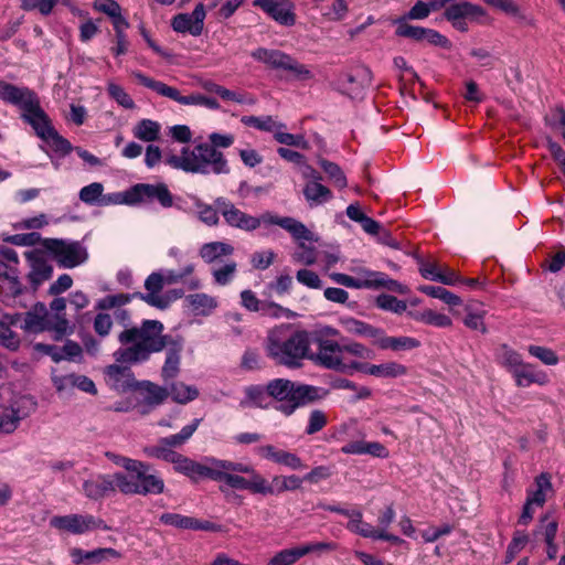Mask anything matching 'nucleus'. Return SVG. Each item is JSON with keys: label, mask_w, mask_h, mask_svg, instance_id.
Instances as JSON below:
<instances>
[{"label": "nucleus", "mask_w": 565, "mask_h": 565, "mask_svg": "<svg viewBox=\"0 0 565 565\" xmlns=\"http://www.w3.org/2000/svg\"><path fill=\"white\" fill-rule=\"evenodd\" d=\"M137 297L136 294H116L107 295L98 300L97 308L102 310H108L114 308H120L131 301L132 298Z\"/></svg>", "instance_id": "55"}, {"label": "nucleus", "mask_w": 565, "mask_h": 565, "mask_svg": "<svg viewBox=\"0 0 565 565\" xmlns=\"http://www.w3.org/2000/svg\"><path fill=\"white\" fill-rule=\"evenodd\" d=\"M364 373L382 377V379H396L407 374V367L398 362H386L383 364H362Z\"/></svg>", "instance_id": "30"}, {"label": "nucleus", "mask_w": 565, "mask_h": 565, "mask_svg": "<svg viewBox=\"0 0 565 565\" xmlns=\"http://www.w3.org/2000/svg\"><path fill=\"white\" fill-rule=\"evenodd\" d=\"M200 423L201 419L195 418L179 433L159 438L157 444L143 447V454L149 458L172 463L177 472L193 481L209 478L253 494L265 495V492H270L269 481L250 465L216 458H206L204 463H200L175 451L174 449L181 448L191 439Z\"/></svg>", "instance_id": "1"}, {"label": "nucleus", "mask_w": 565, "mask_h": 565, "mask_svg": "<svg viewBox=\"0 0 565 565\" xmlns=\"http://www.w3.org/2000/svg\"><path fill=\"white\" fill-rule=\"evenodd\" d=\"M237 270V264L233 260L225 263L220 268H214L212 270V276L214 278L215 284L220 286H226L230 284Z\"/></svg>", "instance_id": "56"}, {"label": "nucleus", "mask_w": 565, "mask_h": 565, "mask_svg": "<svg viewBox=\"0 0 565 565\" xmlns=\"http://www.w3.org/2000/svg\"><path fill=\"white\" fill-rule=\"evenodd\" d=\"M195 270V265L192 263L185 264L180 270L169 269L163 273L164 285H173L183 281L186 277L191 276Z\"/></svg>", "instance_id": "59"}, {"label": "nucleus", "mask_w": 565, "mask_h": 565, "mask_svg": "<svg viewBox=\"0 0 565 565\" xmlns=\"http://www.w3.org/2000/svg\"><path fill=\"white\" fill-rule=\"evenodd\" d=\"M245 0H207L206 9L213 10L217 7V15L222 19H228L243 4Z\"/></svg>", "instance_id": "51"}, {"label": "nucleus", "mask_w": 565, "mask_h": 565, "mask_svg": "<svg viewBox=\"0 0 565 565\" xmlns=\"http://www.w3.org/2000/svg\"><path fill=\"white\" fill-rule=\"evenodd\" d=\"M394 23L396 24L395 34L397 36L412 39L416 42H426L444 49L450 47L449 40L436 30L412 25L405 19H396Z\"/></svg>", "instance_id": "12"}, {"label": "nucleus", "mask_w": 565, "mask_h": 565, "mask_svg": "<svg viewBox=\"0 0 565 565\" xmlns=\"http://www.w3.org/2000/svg\"><path fill=\"white\" fill-rule=\"evenodd\" d=\"M557 522L551 521L543 527L544 540L547 545L546 554L550 559H554L557 555V545L555 543V536L557 533Z\"/></svg>", "instance_id": "58"}, {"label": "nucleus", "mask_w": 565, "mask_h": 565, "mask_svg": "<svg viewBox=\"0 0 565 565\" xmlns=\"http://www.w3.org/2000/svg\"><path fill=\"white\" fill-rule=\"evenodd\" d=\"M527 351L545 365H556L558 363V356L552 349L541 345H530Z\"/></svg>", "instance_id": "64"}, {"label": "nucleus", "mask_w": 565, "mask_h": 565, "mask_svg": "<svg viewBox=\"0 0 565 565\" xmlns=\"http://www.w3.org/2000/svg\"><path fill=\"white\" fill-rule=\"evenodd\" d=\"M370 273H371L370 269L362 268L359 271V274L361 276L360 278H353L352 276H349V275L342 274V273H332L330 275V278L335 284L342 285V286L348 287V288H355V289L366 288V289H370V278L367 277V274H370Z\"/></svg>", "instance_id": "43"}, {"label": "nucleus", "mask_w": 565, "mask_h": 565, "mask_svg": "<svg viewBox=\"0 0 565 565\" xmlns=\"http://www.w3.org/2000/svg\"><path fill=\"white\" fill-rule=\"evenodd\" d=\"M70 556L75 565H93L111 558L119 559L121 554L111 547H99L93 551L73 547L70 550Z\"/></svg>", "instance_id": "21"}, {"label": "nucleus", "mask_w": 565, "mask_h": 565, "mask_svg": "<svg viewBox=\"0 0 565 565\" xmlns=\"http://www.w3.org/2000/svg\"><path fill=\"white\" fill-rule=\"evenodd\" d=\"M345 79L348 84L359 83L356 87L347 88L348 94L352 97H358L364 87L371 84V71L367 67H360L354 74H347Z\"/></svg>", "instance_id": "48"}, {"label": "nucleus", "mask_w": 565, "mask_h": 565, "mask_svg": "<svg viewBox=\"0 0 565 565\" xmlns=\"http://www.w3.org/2000/svg\"><path fill=\"white\" fill-rule=\"evenodd\" d=\"M163 287V273L154 271L150 274L145 281L147 294L136 292V296L151 307L167 309L171 303V299L160 294Z\"/></svg>", "instance_id": "17"}, {"label": "nucleus", "mask_w": 565, "mask_h": 565, "mask_svg": "<svg viewBox=\"0 0 565 565\" xmlns=\"http://www.w3.org/2000/svg\"><path fill=\"white\" fill-rule=\"evenodd\" d=\"M486 4L513 17L522 25L533 26L534 19L527 15L513 0H482Z\"/></svg>", "instance_id": "31"}, {"label": "nucleus", "mask_w": 565, "mask_h": 565, "mask_svg": "<svg viewBox=\"0 0 565 565\" xmlns=\"http://www.w3.org/2000/svg\"><path fill=\"white\" fill-rule=\"evenodd\" d=\"M50 525L61 532L74 535H82L97 529L108 530L103 520L90 514L54 515L50 520Z\"/></svg>", "instance_id": "11"}, {"label": "nucleus", "mask_w": 565, "mask_h": 565, "mask_svg": "<svg viewBox=\"0 0 565 565\" xmlns=\"http://www.w3.org/2000/svg\"><path fill=\"white\" fill-rule=\"evenodd\" d=\"M423 294L430 296L433 298H437L448 305L449 307H458L462 303V300L459 296L454 292L447 290L446 288L438 286H420L418 288Z\"/></svg>", "instance_id": "46"}, {"label": "nucleus", "mask_w": 565, "mask_h": 565, "mask_svg": "<svg viewBox=\"0 0 565 565\" xmlns=\"http://www.w3.org/2000/svg\"><path fill=\"white\" fill-rule=\"evenodd\" d=\"M367 277L370 278V289L385 288L401 295L408 292V288L406 286L390 278L384 273L371 270V273L367 274Z\"/></svg>", "instance_id": "41"}, {"label": "nucleus", "mask_w": 565, "mask_h": 565, "mask_svg": "<svg viewBox=\"0 0 565 565\" xmlns=\"http://www.w3.org/2000/svg\"><path fill=\"white\" fill-rule=\"evenodd\" d=\"M43 246L65 268L76 267L88 257L86 248L79 242L46 238Z\"/></svg>", "instance_id": "10"}, {"label": "nucleus", "mask_w": 565, "mask_h": 565, "mask_svg": "<svg viewBox=\"0 0 565 565\" xmlns=\"http://www.w3.org/2000/svg\"><path fill=\"white\" fill-rule=\"evenodd\" d=\"M52 275V267L45 262L36 259L32 263L29 278L34 288L40 286L43 281L47 280Z\"/></svg>", "instance_id": "54"}, {"label": "nucleus", "mask_w": 565, "mask_h": 565, "mask_svg": "<svg viewBox=\"0 0 565 565\" xmlns=\"http://www.w3.org/2000/svg\"><path fill=\"white\" fill-rule=\"evenodd\" d=\"M218 301L215 297L205 292H195L185 296L184 307L193 316L207 317L217 308Z\"/></svg>", "instance_id": "24"}, {"label": "nucleus", "mask_w": 565, "mask_h": 565, "mask_svg": "<svg viewBox=\"0 0 565 565\" xmlns=\"http://www.w3.org/2000/svg\"><path fill=\"white\" fill-rule=\"evenodd\" d=\"M311 181H308L303 188V195L310 206L320 205L332 199L331 191L321 184L320 175L316 171H310Z\"/></svg>", "instance_id": "27"}, {"label": "nucleus", "mask_w": 565, "mask_h": 565, "mask_svg": "<svg viewBox=\"0 0 565 565\" xmlns=\"http://www.w3.org/2000/svg\"><path fill=\"white\" fill-rule=\"evenodd\" d=\"M164 327L159 320L146 319L140 328H129L119 332V348L114 352L117 363L136 365L150 360L151 355L166 350L164 363L161 367L163 381L175 379L181 370L183 340L164 334Z\"/></svg>", "instance_id": "2"}, {"label": "nucleus", "mask_w": 565, "mask_h": 565, "mask_svg": "<svg viewBox=\"0 0 565 565\" xmlns=\"http://www.w3.org/2000/svg\"><path fill=\"white\" fill-rule=\"evenodd\" d=\"M149 468V465L142 461V467L132 472L138 479L137 494H160L164 491V481L154 473H148Z\"/></svg>", "instance_id": "22"}, {"label": "nucleus", "mask_w": 565, "mask_h": 565, "mask_svg": "<svg viewBox=\"0 0 565 565\" xmlns=\"http://www.w3.org/2000/svg\"><path fill=\"white\" fill-rule=\"evenodd\" d=\"M167 388L169 396L178 404H186L199 396V391L195 386L183 382H173Z\"/></svg>", "instance_id": "42"}, {"label": "nucleus", "mask_w": 565, "mask_h": 565, "mask_svg": "<svg viewBox=\"0 0 565 565\" xmlns=\"http://www.w3.org/2000/svg\"><path fill=\"white\" fill-rule=\"evenodd\" d=\"M60 0H21V9L24 11L38 10L43 15H49Z\"/></svg>", "instance_id": "60"}, {"label": "nucleus", "mask_w": 565, "mask_h": 565, "mask_svg": "<svg viewBox=\"0 0 565 565\" xmlns=\"http://www.w3.org/2000/svg\"><path fill=\"white\" fill-rule=\"evenodd\" d=\"M215 203L226 224L232 227L252 232L257 230L260 225H278L290 233L295 239H311L312 237L307 226L294 217H280L271 212L253 216L241 211L233 203L224 199H217Z\"/></svg>", "instance_id": "4"}, {"label": "nucleus", "mask_w": 565, "mask_h": 565, "mask_svg": "<svg viewBox=\"0 0 565 565\" xmlns=\"http://www.w3.org/2000/svg\"><path fill=\"white\" fill-rule=\"evenodd\" d=\"M444 17L447 21L467 19L472 22L483 23V21L488 18V13L479 4L469 2L467 0H460L458 2H450L444 12Z\"/></svg>", "instance_id": "18"}, {"label": "nucleus", "mask_w": 565, "mask_h": 565, "mask_svg": "<svg viewBox=\"0 0 565 565\" xmlns=\"http://www.w3.org/2000/svg\"><path fill=\"white\" fill-rule=\"evenodd\" d=\"M519 387H527L533 383L545 385L548 377L544 371L536 370L534 365L524 361L511 372Z\"/></svg>", "instance_id": "25"}, {"label": "nucleus", "mask_w": 565, "mask_h": 565, "mask_svg": "<svg viewBox=\"0 0 565 565\" xmlns=\"http://www.w3.org/2000/svg\"><path fill=\"white\" fill-rule=\"evenodd\" d=\"M164 162L173 169L188 173H230L228 162L224 154L207 142H201L193 149L184 147L180 154H166Z\"/></svg>", "instance_id": "5"}, {"label": "nucleus", "mask_w": 565, "mask_h": 565, "mask_svg": "<svg viewBox=\"0 0 565 565\" xmlns=\"http://www.w3.org/2000/svg\"><path fill=\"white\" fill-rule=\"evenodd\" d=\"M104 374L106 383L117 392L124 393L137 387L138 382L130 367L126 365L110 364L105 367Z\"/></svg>", "instance_id": "20"}, {"label": "nucleus", "mask_w": 565, "mask_h": 565, "mask_svg": "<svg viewBox=\"0 0 565 565\" xmlns=\"http://www.w3.org/2000/svg\"><path fill=\"white\" fill-rule=\"evenodd\" d=\"M265 351L275 363L287 367H297L309 358L310 342L307 331L295 330L284 323L268 331Z\"/></svg>", "instance_id": "3"}, {"label": "nucleus", "mask_w": 565, "mask_h": 565, "mask_svg": "<svg viewBox=\"0 0 565 565\" xmlns=\"http://www.w3.org/2000/svg\"><path fill=\"white\" fill-rule=\"evenodd\" d=\"M32 93L28 87H18L0 81V99L17 107H20L26 98H30Z\"/></svg>", "instance_id": "38"}, {"label": "nucleus", "mask_w": 565, "mask_h": 565, "mask_svg": "<svg viewBox=\"0 0 565 565\" xmlns=\"http://www.w3.org/2000/svg\"><path fill=\"white\" fill-rule=\"evenodd\" d=\"M292 287V277L288 274L279 275L274 281L267 284L265 295L282 296L290 291Z\"/></svg>", "instance_id": "53"}, {"label": "nucleus", "mask_w": 565, "mask_h": 565, "mask_svg": "<svg viewBox=\"0 0 565 565\" xmlns=\"http://www.w3.org/2000/svg\"><path fill=\"white\" fill-rule=\"evenodd\" d=\"M158 201L163 207L173 204V198L164 183H138L122 191V205H137L140 203Z\"/></svg>", "instance_id": "9"}, {"label": "nucleus", "mask_w": 565, "mask_h": 565, "mask_svg": "<svg viewBox=\"0 0 565 565\" xmlns=\"http://www.w3.org/2000/svg\"><path fill=\"white\" fill-rule=\"evenodd\" d=\"M160 522L182 530H210L209 522H200L199 520L182 515L179 513H163L160 515Z\"/></svg>", "instance_id": "35"}, {"label": "nucleus", "mask_w": 565, "mask_h": 565, "mask_svg": "<svg viewBox=\"0 0 565 565\" xmlns=\"http://www.w3.org/2000/svg\"><path fill=\"white\" fill-rule=\"evenodd\" d=\"M303 477L300 478L296 475L291 476H274L269 481L270 492H265V495H275L285 491H295L301 488Z\"/></svg>", "instance_id": "39"}, {"label": "nucleus", "mask_w": 565, "mask_h": 565, "mask_svg": "<svg viewBox=\"0 0 565 565\" xmlns=\"http://www.w3.org/2000/svg\"><path fill=\"white\" fill-rule=\"evenodd\" d=\"M339 324L350 334L371 339L372 344L375 343L380 333V328H375L372 324L349 316L340 317Z\"/></svg>", "instance_id": "29"}, {"label": "nucleus", "mask_w": 565, "mask_h": 565, "mask_svg": "<svg viewBox=\"0 0 565 565\" xmlns=\"http://www.w3.org/2000/svg\"><path fill=\"white\" fill-rule=\"evenodd\" d=\"M83 492L89 499H102L103 497L115 492L114 480L109 475H98L83 483Z\"/></svg>", "instance_id": "28"}, {"label": "nucleus", "mask_w": 565, "mask_h": 565, "mask_svg": "<svg viewBox=\"0 0 565 565\" xmlns=\"http://www.w3.org/2000/svg\"><path fill=\"white\" fill-rule=\"evenodd\" d=\"M110 477L114 480L115 491L119 490L124 494H137L138 479L136 478V473L127 476L117 472Z\"/></svg>", "instance_id": "49"}, {"label": "nucleus", "mask_w": 565, "mask_h": 565, "mask_svg": "<svg viewBox=\"0 0 565 565\" xmlns=\"http://www.w3.org/2000/svg\"><path fill=\"white\" fill-rule=\"evenodd\" d=\"M374 345L381 350H392L394 352H404L417 349L420 347V341L416 338L401 335L390 337L384 330L380 329V333L375 340Z\"/></svg>", "instance_id": "23"}, {"label": "nucleus", "mask_w": 565, "mask_h": 565, "mask_svg": "<svg viewBox=\"0 0 565 565\" xmlns=\"http://www.w3.org/2000/svg\"><path fill=\"white\" fill-rule=\"evenodd\" d=\"M317 365L342 373L362 370V363L344 356L343 343L337 340H320L317 352L309 355Z\"/></svg>", "instance_id": "7"}, {"label": "nucleus", "mask_w": 565, "mask_h": 565, "mask_svg": "<svg viewBox=\"0 0 565 565\" xmlns=\"http://www.w3.org/2000/svg\"><path fill=\"white\" fill-rule=\"evenodd\" d=\"M328 423L327 415L321 409H313L310 412L308 417V424L306 427L307 435H313L324 428Z\"/></svg>", "instance_id": "62"}, {"label": "nucleus", "mask_w": 565, "mask_h": 565, "mask_svg": "<svg viewBox=\"0 0 565 565\" xmlns=\"http://www.w3.org/2000/svg\"><path fill=\"white\" fill-rule=\"evenodd\" d=\"M499 359L501 364L510 372H513L523 362L522 356L508 345H502Z\"/></svg>", "instance_id": "63"}, {"label": "nucleus", "mask_w": 565, "mask_h": 565, "mask_svg": "<svg viewBox=\"0 0 565 565\" xmlns=\"http://www.w3.org/2000/svg\"><path fill=\"white\" fill-rule=\"evenodd\" d=\"M362 516V512L356 510L347 524L348 530L365 539L387 541L392 544H401L403 542L397 535L377 531L375 526L364 522Z\"/></svg>", "instance_id": "19"}, {"label": "nucleus", "mask_w": 565, "mask_h": 565, "mask_svg": "<svg viewBox=\"0 0 565 565\" xmlns=\"http://www.w3.org/2000/svg\"><path fill=\"white\" fill-rule=\"evenodd\" d=\"M136 391L139 394L138 411L147 415L158 406L162 405L169 397V391L151 381H140Z\"/></svg>", "instance_id": "14"}, {"label": "nucleus", "mask_w": 565, "mask_h": 565, "mask_svg": "<svg viewBox=\"0 0 565 565\" xmlns=\"http://www.w3.org/2000/svg\"><path fill=\"white\" fill-rule=\"evenodd\" d=\"M160 125L150 119L140 120L134 128V136L142 141L152 142L159 138Z\"/></svg>", "instance_id": "45"}, {"label": "nucleus", "mask_w": 565, "mask_h": 565, "mask_svg": "<svg viewBox=\"0 0 565 565\" xmlns=\"http://www.w3.org/2000/svg\"><path fill=\"white\" fill-rule=\"evenodd\" d=\"M78 198L87 205H122V192L104 193V185L100 182H93L83 186L79 190Z\"/></svg>", "instance_id": "16"}, {"label": "nucleus", "mask_w": 565, "mask_h": 565, "mask_svg": "<svg viewBox=\"0 0 565 565\" xmlns=\"http://www.w3.org/2000/svg\"><path fill=\"white\" fill-rule=\"evenodd\" d=\"M205 6L200 2L192 13H179L171 21L172 29L178 33H190L199 36L204 28Z\"/></svg>", "instance_id": "15"}, {"label": "nucleus", "mask_w": 565, "mask_h": 565, "mask_svg": "<svg viewBox=\"0 0 565 565\" xmlns=\"http://www.w3.org/2000/svg\"><path fill=\"white\" fill-rule=\"evenodd\" d=\"M375 305L377 308L390 311L396 315H401L406 311L407 305L405 301L397 299L394 296L382 294L379 295L375 299Z\"/></svg>", "instance_id": "50"}, {"label": "nucleus", "mask_w": 565, "mask_h": 565, "mask_svg": "<svg viewBox=\"0 0 565 565\" xmlns=\"http://www.w3.org/2000/svg\"><path fill=\"white\" fill-rule=\"evenodd\" d=\"M234 247L224 242L205 243L200 247L199 255L206 264H213L221 260L223 256H230Z\"/></svg>", "instance_id": "37"}, {"label": "nucleus", "mask_w": 565, "mask_h": 565, "mask_svg": "<svg viewBox=\"0 0 565 565\" xmlns=\"http://www.w3.org/2000/svg\"><path fill=\"white\" fill-rule=\"evenodd\" d=\"M407 315L415 321L438 328H449L452 324L451 319L447 315L436 312L431 309L409 311Z\"/></svg>", "instance_id": "40"}, {"label": "nucleus", "mask_w": 565, "mask_h": 565, "mask_svg": "<svg viewBox=\"0 0 565 565\" xmlns=\"http://www.w3.org/2000/svg\"><path fill=\"white\" fill-rule=\"evenodd\" d=\"M252 57L274 70H284L290 55L279 50L258 47L250 53Z\"/></svg>", "instance_id": "34"}, {"label": "nucleus", "mask_w": 565, "mask_h": 565, "mask_svg": "<svg viewBox=\"0 0 565 565\" xmlns=\"http://www.w3.org/2000/svg\"><path fill=\"white\" fill-rule=\"evenodd\" d=\"M132 76L136 81L156 92L158 95L172 99L184 106H203L209 109H218L220 104L216 99L203 96L201 94H191L189 96L181 95L180 90L175 87L169 86L161 81L151 78L141 72H132Z\"/></svg>", "instance_id": "8"}, {"label": "nucleus", "mask_w": 565, "mask_h": 565, "mask_svg": "<svg viewBox=\"0 0 565 565\" xmlns=\"http://www.w3.org/2000/svg\"><path fill=\"white\" fill-rule=\"evenodd\" d=\"M343 352L344 356H349L356 361L355 359L367 360L373 358V351L366 348L364 344L349 341L343 343Z\"/></svg>", "instance_id": "57"}, {"label": "nucleus", "mask_w": 565, "mask_h": 565, "mask_svg": "<svg viewBox=\"0 0 565 565\" xmlns=\"http://www.w3.org/2000/svg\"><path fill=\"white\" fill-rule=\"evenodd\" d=\"M254 4L262 8L282 25H292L295 23V14L291 6L288 3H280L275 0H256Z\"/></svg>", "instance_id": "26"}, {"label": "nucleus", "mask_w": 565, "mask_h": 565, "mask_svg": "<svg viewBox=\"0 0 565 565\" xmlns=\"http://www.w3.org/2000/svg\"><path fill=\"white\" fill-rule=\"evenodd\" d=\"M25 416L26 414H21L19 408H4L0 413V433L8 435L14 433Z\"/></svg>", "instance_id": "44"}, {"label": "nucleus", "mask_w": 565, "mask_h": 565, "mask_svg": "<svg viewBox=\"0 0 565 565\" xmlns=\"http://www.w3.org/2000/svg\"><path fill=\"white\" fill-rule=\"evenodd\" d=\"M241 121L248 127H254L262 131H273L274 134L276 129L285 128L284 124L277 122L271 116H244Z\"/></svg>", "instance_id": "47"}, {"label": "nucleus", "mask_w": 565, "mask_h": 565, "mask_svg": "<svg viewBox=\"0 0 565 565\" xmlns=\"http://www.w3.org/2000/svg\"><path fill=\"white\" fill-rule=\"evenodd\" d=\"M418 264L419 273L425 279L450 286L459 281V276L457 274L444 275L441 265L437 262H426L420 259Z\"/></svg>", "instance_id": "33"}, {"label": "nucleus", "mask_w": 565, "mask_h": 565, "mask_svg": "<svg viewBox=\"0 0 565 565\" xmlns=\"http://www.w3.org/2000/svg\"><path fill=\"white\" fill-rule=\"evenodd\" d=\"M552 491L551 476L541 473L535 478V489L527 490L526 502L536 508H542L546 501V493Z\"/></svg>", "instance_id": "36"}, {"label": "nucleus", "mask_w": 565, "mask_h": 565, "mask_svg": "<svg viewBox=\"0 0 565 565\" xmlns=\"http://www.w3.org/2000/svg\"><path fill=\"white\" fill-rule=\"evenodd\" d=\"M319 164L337 188L344 189L348 185L347 178L337 163L321 159Z\"/></svg>", "instance_id": "52"}, {"label": "nucleus", "mask_w": 565, "mask_h": 565, "mask_svg": "<svg viewBox=\"0 0 565 565\" xmlns=\"http://www.w3.org/2000/svg\"><path fill=\"white\" fill-rule=\"evenodd\" d=\"M300 555L296 548V546L290 548H285L276 553L267 563V565H294L298 559H300Z\"/></svg>", "instance_id": "61"}, {"label": "nucleus", "mask_w": 565, "mask_h": 565, "mask_svg": "<svg viewBox=\"0 0 565 565\" xmlns=\"http://www.w3.org/2000/svg\"><path fill=\"white\" fill-rule=\"evenodd\" d=\"M19 109L21 110L22 119L34 129L39 138L43 139L51 132L53 126L47 115L41 108L39 98L34 93L24 100Z\"/></svg>", "instance_id": "13"}, {"label": "nucleus", "mask_w": 565, "mask_h": 565, "mask_svg": "<svg viewBox=\"0 0 565 565\" xmlns=\"http://www.w3.org/2000/svg\"><path fill=\"white\" fill-rule=\"evenodd\" d=\"M244 398L239 405L242 407H257L266 409L270 406L269 394L267 393V385H249L244 388Z\"/></svg>", "instance_id": "32"}, {"label": "nucleus", "mask_w": 565, "mask_h": 565, "mask_svg": "<svg viewBox=\"0 0 565 565\" xmlns=\"http://www.w3.org/2000/svg\"><path fill=\"white\" fill-rule=\"evenodd\" d=\"M266 385L269 398L280 403L276 409L285 416L292 415L299 407L320 397L318 387L288 379H273Z\"/></svg>", "instance_id": "6"}]
</instances>
